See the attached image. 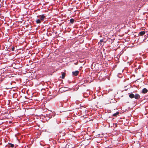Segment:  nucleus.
<instances>
[{"label":"nucleus","instance_id":"nucleus-15","mask_svg":"<svg viewBox=\"0 0 148 148\" xmlns=\"http://www.w3.org/2000/svg\"><path fill=\"white\" fill-rule=\"evenodd\" d=\"M100 41L101 42H102L103 41V40L102 39V40H100Z\"/></svg>","mask_w":148,"mask_h":148},{"label":"nucleus","instance_id":"nucleus-7","mask_svg":"<svg viewBox=\"0 0 148 148\" xmlns=\"http://www.w3.org/2000/svg\"><path fill=\"white\" fill-rule=\"evenodd\" d=\"M145 34V32L144 31L140 32L139 33V34L141 36L144 35V34Z\"/></svg>","mask_w":148,"mask_h":148},{"label":"nucleus","instance_id":"nucleus-14","mask_svg":"<svg viewBox=\"0 0 148 148\" xmlns=\"http://www.w3.org/2000/svg\"><path fill=\"white\" fill-rule=\"evenodd\" d=\"M71 132H74V133H75V131H73L72 130H71Z\"/></svg>","mask_w":148,"mask_h":148},{"label":"nucleus","instance_id":"nucleus-1","mask_svg":"<svg viewBox=\"0 0 148 148\" xmlns=\"http://www.w3.org/2000/svg\"><path fill=\"white\" fill-rule=\"evenodd\" d=\"M39 18L42 21H43L44 18L45 17V16L44 14L40 15L39 16Z\"/></svg>","mask_w":148,"mask_h":148},{"label":"nucleus","instance_id":"nucleus-18","mask_svg":"<svg viewBox=\"0 0 148 148\" xmlns=\"http://www.w3.org/2000/svg\"><path fill=\"white\" fill-rule=\"evenodd\" d=\"M71 135H74L73 134H71Z\"/></svg>","mask_w":148,"mask_h":148},{"label":"nucleus","instance_id":"nucleus-11","mask_svg":"<svg viewBox=\"0 0 148 148\" xmlns=\"http://www.w3.org/2000/svg\"><path fill=\"white\" fill-rule=\"evenodd\" d=\"M74 20L73 18H71L70 20V22L71 23H73L74 22Z\"/></svg>","mask_w":148,"mask_h":148},{"label":"nucleus","instance_id":"nucleus-6","mask_svg":"<svg viewBox=\"0 0 148 148\" xmlns=\"http://www.w3.org/2000/svg\"><path fill=\"white\" fill-rule=\"evenodd\" d=\"M65 88H62L60 89V90L62 92L66 91L67 90L64 89Z\"/></svg>","mask_w":148,"mask_h":148},{"label":"nucleus","instance_id":"nucleus-13","mask_svg":"<svg viewBox=\"0 0 148 148\" xmlns=\"http://www.w3.org/2000/svg\"><path fill=\"white\" fill-rule=\"evenodd\" d=\"M84 133H85L86 132V131H84V132H82V133H81L82 134V135H83V133H84ZM84 134H85V133H84Z\"/></svg>","mask_w":148,"mask_h":148},{"label":"nucleus","instance_id":"nucleus-5","mask_svg":"<svg viewBox=\"0 0 148 148\" xmlns=\"http://www.w3.org/2000/svg\"><path fill=\"white\" fill-rule=\"evenodd\" d=\"M134 95L133 93H131L129 95V97L131 98H133L134 97Z\"/></svg>","mask_w":148,"mask_h":148},{"label":"nucleus","instance_id":"nucleus-2","mask_svg":"<svg viewBox=\"0 0 148 148\" xmlns=\"http://www.w3.org/2000/svg\"><path fill=\"white\" fill-rule=\"evenodd\" d=\"M134 97L136 99H138L140 97V96L138 94H136L134 95Z\"/></svg>","mask_w":148,"mask_h":148},{"label":"nucleus","instance_id":"nucleus-12","mask_svg":"<svg viewBox=\"0 0 148 148\" xmlns=\"http://www.w3.org/2000/svg\"><path fill=\"white\" fill-rule=\"evenodd\" d=\"M119 113V112H116V113H114V114H113V116H116Z\"/></svg>","mask_w":148,"mask_h":148},{"label":"nucleus","instance_id":"nucleus-19","mask_svg":"<svg viewBox=\"0 0 148 148\" xmlns=\"http://www.w3.org/2000/svg\"><path fill=\"white\" fill-rule=\"evenodd\" d=\"M119 134V133H117V134Z\"/></svg>","mask_w":148,"mask_h":148},{"label":"nucleus","instance_id":"nucleus-17","mask_svg":"<svg viewBox=\"0 0 148 148\" xmlns=\"http://www.w3.org/2000/svg\"><path fill=\"white\" fill-rule=\"evenodd\" d=\"M113 134H114V135H115V134H112V135H113Z\"/></svg>","mask_w":148,"mask_h":148},{"label":"nucleus","instance_id":"nucleus-10","mask_svg":"<svg viewBox=\"0 0 148 148\" xmlns=\"http://www.w3.org/2000/svg\"><path fill=\"white\" fill-rule=\"evenodd\" d=\"M41 22V21L39 19H38L36 21V22L37 23H40Z\"/></svg>","mask_w":148,"mask_h":148},{"label":"nucleus","instance_id":"nucleus-4","mask_svg":"<svg viewBox=\"0 0 148 148\" xmlns=\"http://www.w3.org/2000/svg\"><path fill=\"white\" fill-rule=\"evenodd\" d=\"M148 90L146 88H144L142 90V92L143 93H147L148 92Z\"/></svg>","mask_w":148,"mask_h":148},{"label":"nucleus","instance_id":"nucleus-8","mask_svg":"<svg viewBox=\"0 0 148 148\" xmlns=\"http://www.w3.org/2000/svg\"><path fill=\"white\" fill-rule=\"evenodd\" d=\"M65 73H63L62 74V78L64 79L65 77Z\"/></svg>","mask_w":148,"mask_h":148},{"label":"nucleus","instance_id":"nucleus-3","mask_svg":"<svg viewBox=\"0 0 148 148\" xmlns=\"http://www.w3.org/2000/svg\"><path fill=\"white\" fill-rule=\"evenodd\" d=\"M79 73V71H76L75 72H73L72 74L73 75L75 76H77V75Z\"/></svg>","mask_w":148,"mask_h":148},{"label":"nucleus","instance_id":"nucleus-9","mask_svg":"<svg viewBox=\"0 0 148 148\" xmlns=\"http://www.w3.org/2000/svg\"><path fill=\"white\" fill-rule=\"evenodd\" d=\"M9 145H10V147H14V145L10 143H8Z\"/></svg>","mask_w":148,"mask_h":148},{"label":"nucleus","instance_id":"nucleus-16","mask_svg":"<svg viewBox=\"0 0 148 148\" xmlns=\"http://www.w3.org/2000/svg\"><path fill=\"white\" fill-rule=\"evenodd\" d=\"M129 132H130V133H132V132H131V131H129Z\"/></svg>","mask_w":148,"mask_h":148}]
</instances>
